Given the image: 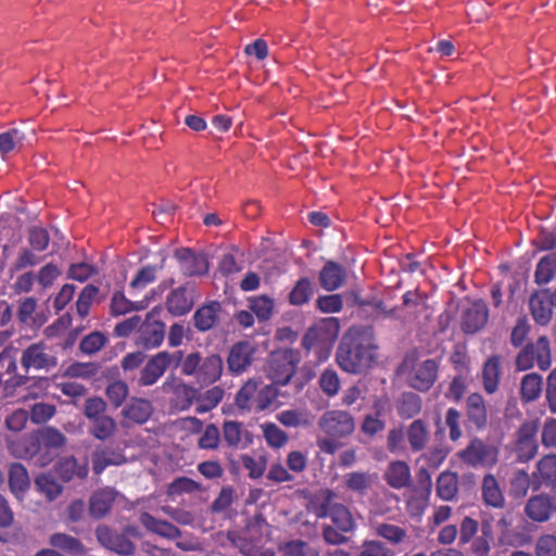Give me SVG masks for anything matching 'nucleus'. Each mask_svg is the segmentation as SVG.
<instances>
[{
	"instance_id": "25",
	"label": "nucleus",
	"mask_w": 556,
	"mask_h": 556,
	"mask_svg": "<svg viewBox=\"0 0 556 556\" xmlns=\"http://www.w3.org/2000/svg\"><path fill=\"white\" fill-rule=\"evenodd\" d=\"M481 497L483 503L492 508L502 509L505 506V496L498 481L492 473L483 477L481 483Z\"/></svg>"
},
{
	"instance_id": "46",
	"label": "nucleus",
	"mask_w": 556,
	"mask_h": 556,
	"mask_svg": "<svg viewBox=\"0 0 556 556\" xmlns=\"http://www.w3.org/2000/svg\"><path fill=\"white\" fill-rule=\"evenodd\" d=\"M314 294V288L307 277L300 278L289 293V303L294 306H302L309 302Z\"/></svg>"
},
{
	"instance_id": "35",
	"label": "nucleus",
	"mask_w": 556,
	"mask_h": 556,
	"mask_svg": "<svg viewBox=\"0 0 556 556\" xmlns=\"http://www.w3.org/2000/svg\"><path fill=\"white\" fill-rule=\"evenodd\" d=\"M532 488V479L525 469H515L508 479V493L514 498H523Z\"/></svg>"
},
{
	"instance_id": "49",
	"label": "nucleus",
	"mask_w": 556,
	"mask_h": 556,
	"mask_svg": "<svg viewBox=\"0 0 556 556\" xmlns=\"http://www.w3.org/2000/svg\"><path fill=\"white\" fill-rule=\"evenodd\" d=\"M13 317V306L5 300L0 301V343L9 341L15 333V328L11 324Z\"/></svg>"
},
{
	"instance_id": "3",
	"label": "nucleus",
	"mask_w": 556,
	"mask_h": 556,
	"mask_svg": "<svg viewBox=\"0 0 556 556\" xmlns=\"http://www.w3.org/2000/svg\"><path fill=\"white\" fill-rule=\"evenodd\" d=\"M458 458L471 468H492L498 458V448L480 438H472L467 446L457 453Z\"/></svg>"
},
{
	"instance_id": "50",
	"label": "nucleus",
	"mask_w": 556,
	"mask_h": 556,
	"mask_svg": "<svg viewBox=\"0 0 556 556\" xmlns=\"http://www.w3.org/2000/svg\"><path fill=\"white\" fill-rule=\"evenodd\" d=\"M481 535L475 536L470 541V553L473 556H489L491 552L492 532L491 526L486 522L482 523Z\"/></svg>"
},
{
	"instance_id": "33",
	"label": "nucleus",
	"mask_w": 556,
	"mask_h": 556,
	"mask_svg": "<svg viewBox=\"0 0 556 556\" xmlns=\"http://www.w3.org/2000/svg\"><path fill=\"white\" fill-rule=\"evenodd\" d=\"M395 407L401 418L410 419L421 412L422 400L414 392H404L397 399Z\"/></svg>"
},
{
	"instance_id": "9",
	"label": "nucleus",
	"mask_w": 556,
	"mask_h": 556,
	"mask_svg": "<svg viewBox=\"0 0 556 556\" xmlns=\"http://www.w3.org/2000/svg\"><path fill=\"white\" fill-rule=\"evenodd\" d=\"M317 425L325 435L340 439L350 435L355 429L352 415L340 409L325 412L318 419Z\"/></svg>"
},
{
	"instance_id": "1",
	"label": "nucleus",
	"mask_w": 556,
	"mask_h": 556,
	"mask_svg": "<svg viewBox=\"0 0 556 556\" xmlns=\"http://www.w3.org/2000/svg\"><path fill=\"white\" fill-rule=\"evenodd\" d=\"M337 494L332 490L326 489L318 496L317 516L329 518L332 525L323 527L324 540L332 545H341L348 542L345 533H351L356 529V521L345 505L337 502Z\"/></svg>"
},
{
	"instance_id": "18",
	"label": "nucleus",
	"mask_w": 556,
	"mask_h": 556,
	"mask_svg": "<svg viewBox=\"0 0 556 556\" xmlns=\"http://www.w3.org/2000/svg\"><path fill=\"white\" fill-rule=\"evenodd\" d=\"M37 434L40 441L41 453V465H49L55 458V448L62 447L65 442V435L55 428L46 427L37 430Z\"/></svg>"
},
{
	"instance_id": "37",
	"label": "nucleus",
	"mask_w": 556,
	"mask_h": 556,
	"mask_svg": "<svg viewBox=\"0 0 556 556\" xmlns=\"http://www.w3.org/2000/svg\"><path fill=\"white\" fill-rule=\"evenodd\" d=\"M374 476L364 471H352L343 476V482L348 490L365 495L374 484Z\"/></svg>"
},
{
	"instance_id": "11",
	"label": "nucleus",
	"mask_w": 556,
	"mask_h": 556,
	"mask_svg": "<svg viewBox=\"0 0 556 556\" xmlns=\"http://www.w3.org/2000/svg\"><path fill=\"white\" fill-rule=\"evenodd\" d=\"M336 358L338 365L350 374L365 372L376 362L372 350H338Z\"/></svg>"
},
{
	"instance_id": "17",
	"label": "nucleus",
	"mask_w": 556,
	"mask_h": 556,
	"mask_svg": "<svg viewBox=\"0 0 556 556\" xmlns=\"http://www.w3.org/2000/svg\"><path fill=\"white\" fill-rule=\"evenodd\" d=\"M223 441L235 450H244L252 444L253 435L242 422L225 420L223 424Z\"/></svg>"
},
{
	"instance_id": "48",
	"label": "nucleus",
	"mask_w": 556,
	"mask_h": 556,
	"mask_svg": "<svg viewBox=\"0 0 556 556\" xmlns=\"http://www.w3.org/2000/svg\"><path fill=\"white\" fill-rule=\"evenodd\" d=\"M22 365L26 369H48L56 365L54 357L46 354L42 350H25L22 356Z\"/></svg>"
},
{
	"instance_id": "64",
	"label": "nucleus",
	"mask_w": 556,
	"mask_h": 556,
	"mask_svg": "<svg viewBox=\"0 0 556 556\" xmlns=\"http://www.w3.org/2000/svg\"><path fill=\"white\" fill-rule=\"evenodd\" d=\"M129 393L128 386L121 380L114 381L106 387L105 394L114 407H119Z\"/></svg>"
},
{
	"instance_id": "62",
	"label": "nucleus",
	"mask_w": 556,
	"mask_h": 556,
	"mask_svg": "<svg viewBox=\"0 0 556 556\" xmlns=\"http://www.w3.org/2000/svg\"><path fill=\"white\" fill-rule=\"evenodd\" d=\"M201 490V484L188 477L176 478L168 485V495L175 496L184 493H194Z\"/></svg>"
},
{
	"instance_id": "34",
	"label": "nucleus",
	"mask_w": 556,
	"mask_h": 556,
	"mask_svg": "<svg viewBox=\"0 0 556 556\" xmlns=\"http://www.w3.org/2000/svg\"><path fill=\"white\" fill-rule=\"evenodd\" d=\"M543 390L542 376L536 372H530L522 377L520 382V397L523 402L530 403L536 401Z\"/></svg>"
},
{
	"instance_id": "14",
	"label": "nucleus",
	"mask_w": 556,
	"mask_h": 556,
	"mask_svg": "<svg viewBox=\"0 0 556 556\" xmlns=\"http://www.w3.org/2000/svg\"><path fill=\"white\" fill-rule=\"evenodd\" d=\"M174 256L186 277L204 276L208 271L210 264L204 254L194 253L189 248H180L175 251Z\"/></svg>"
},
{
	"instance_id": "26",
	"label": "nucleus",
	"mask_w": 556,
	"mask_h": 556,
	"mask_svg": "<svg viewBox=\"0 0 556 556\" xmlns=\"http://www.w3.org/2000/svg\"><path fill=\"white\" fill-rule=\"evenodd\" d=\"M168 365V354L166 352L159 353L141 370L139 383L141 386H152L164 374Z\"/></svg>"
},
{
	"instance_id": "43",
	"label": "nucleus",
	"mask_w": 556,
	"mask_h": 556,
	"mask_svg": "<svg viewBox=\"0 0 556 556\" xmlns=\"http://www.w3.org/2000/svg\"><path fill=\"white\" fill-rule=\"evenodd\" d=\"M9 484L12 492L20 496L30 485V479L27 469L20 463H14L9 469Z\"/></svg>"
},
{
	"instance_id": "19",
	"label": "nucleus",
	"mask_w": 556,
	"mask_h": 556,
	"mask_svg": "<svg viewBox=\"0 0 556 556\" xmlns=\"http://www.w3.org/2000/svg\"><path fill=\"white\" fill-rule=\"evenodd\" d=\"M543 485H556V454H547L536 463L532 473V489L538 491Z\"/></svg>"
},
{
	"instance_id": "7",
	"label": "nucleus",
	"mask_w": 556,
	"mask_h": 556,
	"mask_svg": "<svg viewBox=\"0 0 556 556\" xmlns=\"http://www.w3.org/2000/svg\"><path fill=\"white\" fill-rule=\"evenodd\" d=\"M465 301L459 312V327L466 334H475L488 324L489 307L481 299Z\"/></svg>"
},
{
	"instance_id": "58",
	"label": "nucleus",
	"mask_w": 556,
	"mask_h": 556,
	"mask_svg": "<svg viewBox=\"0 0 556 556\" xmlns=\"http://www.w3.org/2000/svg\"><path fill=\"white\" fill-rule=\"evenodd\" d=\"M375 532L392 544H399L406 538V531L403 528L387 522L377 523Z\"/></svg>"
},
{
	"instance_id": "23",
	"label": "nucleus",
	"mask_w": 556,
	"mask_h": 556,
	"mask_svg": "<svg viewBox=\"0 0 556 556\" xmlns=\"http://www.w3.org/2000/svg\"><path fill=\"white\" fill-rule=\"evenodd\" d=\"M346 279L345 268L333 261H328L319 271V282L326 291L340 289Z\"/></svg>"
},
{
	"instance_id": "41",
	"label": "nucleus",
	"mask_w": 556,
	"mask_h": 556,
	"mask_svg": "<svg viewBox=\"0 0 556 556\" xmlns=\"http://www.w3.org/2000/svg\"><path fill=\"white\" fill-rule=\"evenodd\" d=\"M228 367L233 374H242L256 362V350H229Z\"/></svg>"
},
{
	"instance_id": "53",
	"label": "nucleus",
	"mask_w": 556,
	"mask_h": 556,
	"mask_svg": "<svg viewBox=\"0 0 556 556\" xmlns=\"http://www.w3.org/2000/svg\"><path fill=\"white\" fill-rule=\"evenodd\" d=\"M35 488L48 501H54L62 492V486L50 475H40L35 479Z\"/></svg>"
},
{
	"instance_id": "16",
	"label": "nucleus",
	"mask_w": 556,
	"mask_h": 556,
	"mask_svg": "<svg viewBox=\"0 0 556 556\" xmlns=\"http://www.w3.org/2000/svg\"><path fill=\"white\" fill-rule=\"evenodd\" d=\"M466 425L468 429L482 431L488 427L489 415L484 399L479 393H471L465 403Z\"/></svg>"
},
{
	"instance_id": "54",
	"label": "nucleus",
	"mask_w": 556,
	"mask_h": 556,
	"mask_svg": "<svg viewBox=\"0 0 556 556\" xmlns=\"http://www.w3.org/2000/svg\"><path fill=\"white\" fill-rule=\"evenodd\" d=\"M392 548L379 540H365L357 547L356 556H394Z\"/></svg>"
},
{
	"instance_id": "10",
	"label": "nucleus",
	"mask_w": 556,
	"mask_h": 556,
	"mask_svg": "<svg viewBox=\"0 0 556 556\" xmlns=\"http://www.w3.org/2000/svg\"><path fill=\"white\" fill-rule=\"evenodd\" d=\"M7 446L10 454L16 458L29 459L39 467L46 466L41 465L42 450L37 431L25 434L17 439L8 438Z\"/></svg>"
},
{
	"instance_id": "4",
	"label": "nucleus",
	"mask_w": 556,
	"mask_h": 556,
	"mask_svg": "<svg viewBox=\"0 0 556 556\" xmlns=\"http://www.w3.org/2000/svg\"><path fill=\"white\" fill-rule=\"evenodd\" d=\"M403 371H408V386L417 391L426 392L435 382L438 363L434 359L416 362L413 355H407L402 364Z\"/></svg>"
},
{
	"instance_id": "39",
	"label": "nucleus",
	"mask_w": 556,
	"mask_h": 556,
	"mask_svg": "<svg viewBox=\"0 0 556 556\" xmlns=\"http://www.w3.org/2000/svg\"><path fill=\"white\" fill-rule=\"evenodd\" d=\"M125 462V457L111 448L97 450L92 454V469L94 473L100 475L106 467L121 465Z\"/></svg>"
},
{
	"instance_id": "55",
	"label": "nucleus",
	"mask_w": 556,
	"mask_h": 556,
	"mask_svg": "<svg viewBox=\"0 0 556 556\" xmlns=\"http://www.w3.org/2000/svg\"><path fill=\"white\" fill-rule=\"evenodd\" d=\"M273 384H266L262 388H257V394L255 397L256 412H262L267 408L276 406L278 399V389Z\"/></svg>"
},
{
	"instance_id": "56",
	"label": "nucleus",
	"mask_w": 556,
	"mask_h": 556,
	"mask_svg": "<svg viewBox=\"0 0 556 556\" xmlns=\"http://www.w3.org/2000/svg\"><path fill=\"white\" fill-rule=\"evenodd\" d=\"M281 556H319L318 552L302 540H292L279 548Z\"/></svg>"
},
{
	"instance_id": "38",
	"label": "nucleus",
	"mask_w": 556,
	"mask_h": 556,
	"mask_svg": "<svg viewBox=\"0 0 556 556\" xmlns=\"http://www.w3.org/2000/svg\"><path fill=\"white\" fill-rule=\"evenodd\" d=\"M458 492V477L455 472L443 471L437 479V495L443 501H453Z\"/></svg>"
},
{
	"instance_id": "15",
	"label": "nucleus",
	"mask_w": 556,
	"mask_h": 556,
	"mask_svg": "<svg viewBox=\"0 0 556 556\" xmlns=\"http://www.w3.org/2000/svg\"><path fill=\"white\" fill-rule=\"evenodd\" d=\"M526 516L534 522H546L556 513V497L541 493L531 496L525 505Z\"/></svg>"
},
{
	"instance_id": "52",
	"label": "nucleus",
	"mask_w": 556,
	"mask_h": 556,
	"mask_svg": "<svg viewBox=\"0 0 556 556\" xmlns=\"http://www.w3.org/2000/svg\"><path fill=\"white\" fill-rule=\"evenodd\" d=\"M142 308H144L143 305L131 302L121 291H116L112 295L110 304V313L112 316H121Z\"/></svg>"
},
{
	"instance_id": "6",
	"label": "nucleus",
	"mask_w": 556,
	"mask_h": 556,
	"mask_svg": "<svg viewBox=\"0 0 556 556\" xmlns=\"http://www.w3.org/2000/svg\"><path fill=\"white\" fill-rule=\"evenodd\" d=\"M340 332L336 317L321 318L309 327L302 339V348H332Z\"/></svg>"
},
{
	"instance_id": "20",
	"label": "nucleus",
	"mask_w": 556,
	"mask_h": 556,
	"mask_svg": "<svg viewBox=\"0 0 556 556\" xmlns=\"http://www.w3.org/2000/svg\"><path fill=\"white\" fill-rule=\"evenodd\" d=\"M220 313L222 304L218 301H210L199 306L192 316L195 329L201 332L212 330L218 324Z\"/></svg>"
},
{
	"instance_id": "8",
	"label": "nucleus",
	"mask_w": 556,
	"mask_h": 556,
	"mask_svg": "<svg viewBox=\"0 0 556 556\" xmlns=\"http://www.w3.org/2000/svg\"><path fill=\"white\" fill-rule=\"evenodd\" d=\"M199 299L200 294L197 287L191 282H186L168 292L165 308L174 317L186 316L192 311Z\"/></svg>"
},
{
	"instance_id": "57",
	"label": "nucleus",
	"mask_w": 556,
	"mask_h": 556,
	"mask_svg": "<svg viewBox=\"0 0 556 556\" xmlns=\"http://www.w3.org/2000/svg\"><path fill=\"white\" fill-rule=\"evenodd\" d=\"M25 135L17 128H11L0 134V154H8L22 146Z\"/></svg>"
},
{
	"instance_id": "61",
	"label": "nucleus",
	"mask_w": 556,
	"mask_h": 556,
	"mask_svg": "<svg viewBox=\"0 0 556 556\" xmlns=\"http://www.w3.org/2000/svg\"><path fill=\"white\" fill-rule=\"evenodd\" d=\"M262 430L267 444L271 447L279 448L288 441L286 432L275 424H264Z\"/></svg>"
},
{
	"instance_id": "13",
	"label": "nucleus",
	"mask_w": 556,
	"mask_h": 556,
	"mask_svg": "<svg viewBox=\"0 0 556 556\" xmlns=\"http://www.w3.org/2000/svg\"><path fill=\"white\" fill-rule=\"evenodd\" d=\"M96 538L102 546L118 555L130 556L135 554V544L125 534L118 533L108 526H98Z\"/></svg>"
},
{
	"instance_id": "40",
	"label": "nucleus",
	"mask_w": 556,
	"mask_h": 556,
	"mask_svg": "<svg viewBox=\"0 0 556 556\" xmlns=\"http://www.w3.org/2000/svg\"><path fill=\"white\" fill-rule=\"evenodd\" d=\"M173 402L177 409H188L198 397V390L182 382H176L172 387Z\"/></svg>"
},
{
	"instance_id": "21",
	"label": "nucleus",
	"mask_w": 556,
	"mask_h": 556,
	"mask_svg": "<svg viewBox=\"0 0 556 556\" xmlns=\"http://www.w3.org/2000/svg\"><path fill=\"white\" fill-rule=\"evenodd\" d=\"M530 312L539 325L545 326L551 321L553 304L548 289H542L531 294L529 299Z\"/></svg>"
},
{
	"instance_id": "2",
	"label": "nucleus",
	"mask_w": 556,
	"mask_h": 556,
	"mask_svg": "<svg viewBox=\"0 0 556 556\" xmlns=\"http://www.w3.org/2000/svg\"><path fill=\"white\" fill-rule=\"evenodd\" d=\"M108 404L100 396H90L85 400L83 414L89 420L88 432L94 439L106 441L116 430L115 419L106 414Z\"/></svg>"
},
{
	"instance_id": "22",
	"label": "nucleus",
	"mask_w": 556,
	"mask_h": 556,
	"mask_svg": "<svg viewBox=\"0 0 556 556\" xmlns=\"http://www.w3.org/2000/svg\"><path fill=\"white\" fill-rule=\"evenodd\" d=\"M536 365L541 370H547L552 365L551 350H520L516 357V367L525 371Z\"/></svg>"
},
{
	"instance_id": "63",
	"label": "nucleus",
	"mask_w": 556,
	"mask_h": 556,
	"mask_svg": "<svg viewBox=\"0 0 556 556\" xmlns=\"http://www.w3.org/2000/svg\"><path fill=\"white\" fill-rule=\"evenodd\" d=\"M220 431L216 425L210 424L205 427L199 438L198 445L202 450H216L222 441Z\"/></svg>"
},
{
	"instance_id": "31",
	"label": "nucleus",
	"mask_w": 556,
	"mask_h": 556,
	"mask_svg": "<svg viewBox=\"0 0 556 556\" xmlns=\"http://www.w3.org/2000/svg\"><path fill=\"white\" fill-rule=\"evenodd\" d=\"M405 434L410 450L415 453L425 450L430 438L428 427L422 419L414 420L407 427Z\"/></svg>"
},
{
	"instance_id": "12",
	"label": "nucleus",
	"mask_w": 556,
	"mask_h": 556,
	"mask_svg": "<svg viewBox=\"0 0 556 556\" xmlns=\"http://www.w3.org/2000/svg\"><path fill=\"white\" fill-rule=\"evenodd\" d=\"M538 430L539 427L535 421L525 422L518 429L516 433L515 451L519 462H529L538 454Z\"/></svg>"
},
{
	"instance_id": "29",
	"label": "nucleus",
	"mask_w": 556,
	"mask_h": 556,
	"mask_svg": "<svg viewBox=\"0 0 556 556\" xmlns=\"http://www.w3.org/2000/svg\"><path fill=\"white\" fill-rule=\"evenodd\" d=\"M56 473L64 481H70L77 477L84 479L88 475V464L86 460L78 463L74 456L62 457L55 467Z\"/></svg>"
},
{
	"instance_id": "51",
	"label": "nucleus",
	"mask_w": 556,
	"mask_h": 556,
	"mask_svg": "<svg viewBox=\"0 0 556 556\" xmlns=\"http://www.w3.org/2000/svg\"><path fill=\"white\" fill-rule=\"evenodd\" d=\"M224 390L219 387H213L202 395L198 394L195 412L204 414L216 407L223 400Z\"/></svg>"
},
{
	"instance_id": "32",
	"label": "nucleus",
	"mask_w": 556,
	"mask_h": 556,
	"mask_svg": "<svg viewBox=\"0 0 556 556\" xmlns=\"http://www.w3.org/2000/svg\"><path fill=\"white\" fill-rule=\"evenodd\" d=\"M152 414V406L149 401L131 399L123 408L122 415L136 424H144Z\"/></svg>"
},
{
	"instance_id": "36",
	"label": "nucleus",
	"mask_w": 556,
	"mask_h": 556,
	"mask_svg": "<svg viewBox=\"0 0 556 556\" xmlns=\"http://www.w3.org/2000/svg\"><path fill=\"white\" fill-rule=\"evenodd\" d=\"M556 277V252L544 255L536 264L534 282L539 286L549 283Z\"/></svg>"
},
{
	"instance_id": "45",
	"label": "nucleus",
	"mask_w": 556,
	"mask_h": 556,
	"mask_svg": "<svg viewBox=\"0 0 556 556\" xmlns=\"http://www.w3.org/2000/svg\"><path fill=\"white\" fill-rule=\"evenodd\" d=\"M49 543L54 547L62 549L71 555H85L84 544L76 538L65 533H54L50 536Z\"/></svg>"
},
{
	"instance_id": "60",
	"label": "nucleus",
	"mask_w": 556,
	"mask_h": 556,
	"mask_svg": "<svg viewBox=\"0 0 556 556\" xmlns=\"http://www.w3.org/2000/svg\"><path fill=\"white\" fill-rule=\"evenodd\" d=\"M165 263V258L162 260L160 266L148 265L142 267L134 279L130 281L129 286L132 289L144 288L147 285L153 282L156 278L157 269H162Z\"/></svg>"
},
{
	"instance_id": "59",
	"label": "nucleus",
	"mask_w": 556,
	"mask_h": 556,
	"mask_svg": "<svg viewBox=\"0 0 556 556\" xmlns=\"http://www.w3.org/2000/svg\"><path fill=\"white\" fill-rule=\"evenodd\" d=\"M99 293L98 287L93 285H87L80 291L76 301L77 313L81 318H85L89 314L90 306L94 296Z\"/></svg>"
},
{
	"instance_id": "44",
	"label": "nucleus",
	"mask_w": 556,
	"mask_h": 556,
	"mask_svg": "<svg viewBox=\"0 0 556 556\" xmlns=\"http://www.w3.org/2000/svg\"><path fill=\"white\" fill-rule=\"evenodd\" d=\"M223 363L219 356L211 355L201 364L198 370V380L210 384L215 382L222 375Z\"/></svg>"
},
{
	"instance_id": "27",
	"label": "nucleus",
	"mask_w": 556,
	"mask_h": 556,
	"mask_svg": "<svg viewBox=\"0 0 556 556\" xmlns=\"http://www.w3.org/2000/svg\"><path fill=\"white\" fill-rule=\"evenodd\" d=\"M165 327L160 320L141 323L139 340L143 348H159L165 338Z\"/></svg>"
},
{
	"instance_id": "47",
	"label": "nucleus",
	"mask_w": 556,
	"mask_h": 556,
	"mask_svg": "<svg viewBox=\"0 0 556 556\" xmlns=\"http://www.w3.org/2000/svg\"><path fill=\"white\" fill-rule=\"evenodd\" d=\"M500 374V359L495 356L489 358L482 370L483 388L489 394H493L497 390Z\"/></svg>"
},
{
	"instance_id": "42",
	"label": "nucleus",
	"mask_w": 556,
	"mask_h": 556,
	"mask_svg": "<svg viewBox=\"0 0 556 556\" xmlns=\"http://www.w3.org/2000/svg\"><path fill=\"white\" fill-rule=\"evenodd\" d=\"M258 381L255 379L248 380L236 395V405L241 410H256L255 397L257 394Z\"/></svg>"
},
{
	"instance_id": "30",
	"label": "nucleus",
	"mask_w": 556,
	"mask_h": 556,
	"mask_svg": "<svg viewBox=\"0 0 556 556\" xmlns=\"http://www.w3.org/2000/svg\"><path fill=\"white\" fill-rule=\"evenodd\" d=\"M384 479L393 489L408 486L412 481L409 466L402 460L392 462L384 472Z\"/></svg>"
},
{
	"instance_id": "24",
	"label": "nucleus",
	"mask_w": 556,
	"mask_h": 556,
	"mask_svg": "<svg viewBox=\"0 0 556 556\" xmlns=\"http://www.w3.org/2000/svg\"><path fill=\"white\" fill-rule=\"evenodd\" d=\"M37 306L38 302L34 296H27L18 300L16 319L21 329H37L41 327L43 320H40L38 316L35 315Z\"/></svg>"
},
{
	"instance_id": "28",
	"label": "nucleus",
	"mask_w": 556,
	"mask_h": 556,
	"mask_svg": "<svg viewBox=\"0 0 556 556\" xmlns=\"http://www.w3.org/2000/svg\"><path fill=\"white\" fill-rule=\"evenodd\" d=\"M116 497V492L111 488L94 492L89 500V513L96 518L104 517L111 509Z\"/></svg>"
},
{
	"instance_id": "5",
	"label": "nucleus",
	"mask_w": 556,
	"mask_h": 556,
	"mask_svg": "<svg viewBox=\"0 0 556 556\" xmlns=\"http://www.w3.org/2000/svg\"><path fill=\"white\" fill-rule=\"evenodd\" d=\"M296 363L295 350H273L265 370L274 383L285 386L294 375Z\"/></svg>"
}]
</instances>
